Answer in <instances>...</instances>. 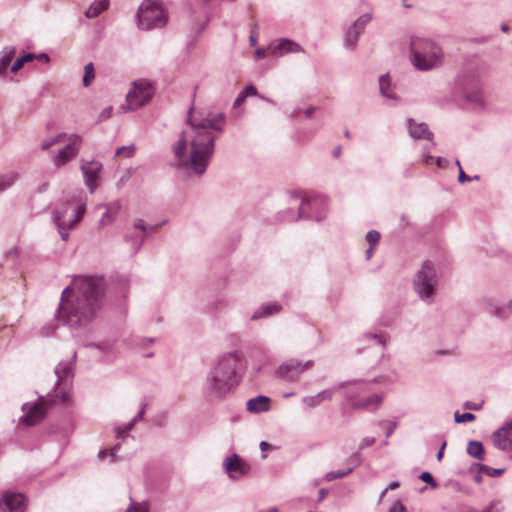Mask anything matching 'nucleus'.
Here are the masks:
<instances>
[{
  "instance_id": "423d86ee",
  "label": "nucleus",
  "mask_w": 512,
  "mask_h": 512,
  "mask_svg": "<svg viewBox=\"0 0 512 512\" xmlns=\"http://www.w3.org/2000/svg\"><path fill=\"white\" fill-rule=\"evenodd\" d=\"M438 284V276L434 264L426 260L413 280L414 290L426 302H431Z\"/></svg>"
},
{
  "instance_id": "a211bd4d",
  "label": "nucleus",
  "mask_w": 512,
  "mask_h": 512,
  "mask_svg": "<svg viewBox=\"0 0 512 512\" xmlns=\"http://www.w3.org/2000/svg\"><path fill=\"white\" fill-rule=\"evenodd\" d=\"M333 398V389H325L316 395L305 396L302 403L306 409H312L319 406L324 401H331Z\"/></svg>"
},
{
  "instance_id": "58836bf2",
  "label": "nucleus",
  "mask_w": 512,
  "mask_h": 512,
  "mask_svg": "<svg viewBox=\"0 0 512 512\" xmlns=\"http://www.w3.org/2000/svg\"><path fill=\"white\" fill-rule=\"evenodd\" d=\"M125 512H149V506L146 502L132 503Z\"/></svg>"
},
{
  "instance_id": "0eeeda50",
  "label": "nucleus",
  "mask_w": 512,
  "mask_h": 512,
  "mask_svg": "<svg viewBox=\"0 0 512 512\" xmlns=\"http://www.w3.org/2000/svg\"><path fill=\"white\" fill-rule=\"evenodd\" d=\"M137 16L139 27L145 30L161 28L167 22L165 9L151 0H145L140 5Z\"/></svg>"
},
{
  "instance_id": "de8ad7c7",
  "label": "nucleus",
  "mask_w": 512,
  "mask_h": 512,
  "mask_svg": "<svg viewBox=\"0 0 512 512\" xmlns=\"http://www.w3.org/2000/svg\"><path fill=\"white\" fill-rule=\"evenodd\" d=\"M389 512H407V510L401 501H395L390 507Z\"/></svg>"
},
{
  "instance_id": "f8f14e48",
  "label": "nucleus",
  "mask_w": 512,
  "mask_h": 512,
  "mask_svg": "<svg viewBox=\"0 0 512 512\" xmlns=\"http://www.w3.org/2000/svg\"><path fill=\"white\" fill-rule=\"evenodd\" d=\"M226 474L233 480L246 476L250 471V465L237 454L227 457L223 462Z\"/></svg>"
},
{
  "instance_id": "2f4dec72",
  "label": "nucleus",
  "mask_w": 512,
  "mask_h": 512,
  "mask_svg": "<svg viewBox=\"0 0 512 512\" xmlns=\"http://www.w3.org/2000/svg\"><path fill=\"white\" fill-rule=\"evenodd\" d=\"M18 179V175L15 172H9L0 176V194L10 188Z\"/></svg>"
},
{
  "instance_id": "bb28decb",
  "label": "nucleus",
  "mask_w": 512,
  "mask_h": 512,
  "mask_svg": "<svg viewBox=\"0 0 512 512\" xmlns=\"http://www.w3.org/2000/svg\"><path fill=\"white\" fill-rule=\"evenodd\" d=\"M72 362H61L55 368L58 382L67 381L72 377Z\"/></svg>"
},
{
  "instance_id": "13d9d810",
  "label": "nucleus",
  "mask_w": 512,
  "mask_h": 512,
  "mask_svg": "<svg viewBox=\"0 0 512 512\" xmlns=\"http://www.w3.org/2000/svg\"><path fill=\"white\" fill-rule=\"evenodd\" d=\"M264 57H265V50L263 48H258L254 54L255 60H260V59H263Z\"/></svg>"
},
{
  "instance_id": "a878e982",
  "label": "nucleus",
  "mask_w": 512,
  "mask_h": 512,
  "mask_svg": "<svg viewBox=\"0 0 512 512\" xmlns=\"http://www.w3.org/2000/svg\"><path fill=\"white\" fill-rule=\"evenodd\" d=\"M109 6V0H95L87 9L85 15L87 18H95L105 11Z\"/></svg>"
},
{
  "instance_id": "ea45409f",
  "label": "nucleus",
  "mask_w": 512,
  "mask_h": 512,
  "mask_svg": "<svg viewBox=\"0 0 512 512\" xmlns=\"http://www.w3.org/2000/svg\"><path fill=\"white\" fill-rule=\"evenodd\" d=\"M135 153V147L133 145H130V146H122V147H119L117 150H116V155L117 156H121V155H124L125 157L127 158H130L134 155Z\"/></svg>"
},
{
  "instance_id": "9b49d317",
  "label": "nucleus",
  "mask_w": 512,
  "mask_h": 512,
  "mask_svg": "<svg viewBox=\"0 0 512 512\" xmlns=\"http://www.w3.org/2000/svg\"><path fill=\"white\" fill-rule=\"evenodd\" d=\"M463 97L472 103L483 105L482 88L479 80L474 76H466L458 80Z\"/></svg>"
},
{
  "instance_id": "bf43d9fd",
  "label": "nucleus",
  "mask_w": 512,
  "mask_h": 512,
  "mask_svg": "<svg viewBox=\"0 0 512 512\" xmlns=\"http://www.w3.org/2000/svg\"><path fill=\"white\" fill-rule=\"evenodd\" d=\"M434 162L436 163V165L440 168H443L446 166V159L442 158V157H434Z\"/></svg>"
},
{
  "instance_id": "c756f323",
  "label": "nucleus",
  "mask_w": 512,
  "mask_h": 512,
  "mask_svg": "<svg viewBox=\"0 0 512 512\" xmlns=\"http://www.w3.org/2000/svg\"><path fill=\"white\" fill-rule=\"evenodd\" d=\"M319 203L317 199H301V204L299 206V211L297 217H292V219L298 218H312V216L307 212V207H314Z\"/></svg>"
},
{
  "instance_id": "1a4fd4ad",
  "label": "nucleus",
  "mask_w": 512,
  "mask_h": 512,
  "mask_svg": "<svg viewBox=\"0 0 512 512\" xmlns=\"http://www.w3.org/2000/svg\"><path fill=\"white\" fill-rule=\"evenodd\" d=\"M314 365L313 360L306 362L299 361L295 358L288 359L281 363L276 369V375L279 378L295 381L307 370L311 369Z\"/></svg>"
},
{
  "instance_id": "6ab92c4d",
  "label": "nucleus",
  "mask_w": 512,
  "mask_h": 512,
  "mask_svg": "<svg viewBox=\"0 0 512 512\" xmlns=\"http://www.w3.org/2000/svg\"><path fill=\"white\" fill-rule=\"evenodd\" d=\"M246 407L250 413L268 411L270 408V398L263 395L251 398L247 401Z\"/></svg>"
},
{
  "instance_id": "7c9ffc66",
  "label": "nucleus",
  "mask_w": 512,
  "mask_h": 512,
  "mask_svg": "<svg viewBox=\"0 0 512 512\" xmlns=\"http://www.w3.org/2000/svg\"><path fill=\"white\" fill-rule=\"evenodd\" d=\"M109 208L106 210V212L102 215V218L99 221L100 227H105L109 224H111L114 220V216L118 212L119 205L118 204H112L108 206Z\"/></svg>"
},
{
  "instance_id": "20e7f679",
  "label": "nucleus",
  "mask_w": 512,
  "mask_h": 512,
  "mask_svg": "<svg viewBox=\"0 0 512 512\" xmlns=\"http://www.w3.org/2000/svg\"><path fill=\"white\" fill-rule=\"evenodd\" d=\"M410 48L411 61L417 70L429 71L443 64L444 53L441 47L431 40L413 37Z\"/></svg>"
},
{
  "instance_id": "4d7b16f0",
  "label": "nucleus",
  "mask_w": 512,
  "mask_h": 512,
  "mask_svg": "<svg viewBox=\"0 0 512 512\" xmlns=\"http://www.w3.org/2000/svg\"><path fill=\"white\" fill-rule=\"evenodd\" d=\"M246 98H247V96L243 92H240L234 101V107H237V106H240L241 104H243L245 102Z\"/></svg>"
},
{
  "instance_id": "e2e57ef3",
  "label": "nucleus",
  "mask_w": 512,
  "mask_h": 512,
  "mask_svg": "<svg viewBox=\"0 0 512 512\" xmlns=\"http://www.w3.org/2000/svg\"><path fill=\"white\" fill-rule=\"evenodd\" d=\"M35 59H39L40 61H42L44 63H48L50 60L48 54H46V53H41V54L36 55Z\"/></svg>"
},
{
  "instance_id": "ddd939ff",
  "label": "nucleus",
  "mask_w": 512,
  "mask_h": 512,
  "mask_svg": "<svg viewBox=\"0 0 512 512\" xmlns=\"http://www.w3.org/2000/svg\"><path fill=\"white\" fill-rule=\"evenodd\" d=\"M371 20L369 14L361 15L354 23L349 27L345 35V45L348 48H354L358 41L359 36L363 33L365 26Z\"/></svg>"
},
{
  "instance_id": "864d4df0",
  "label": "nucleus",
  "mask_w": 512,
  "mask_h": 512,
  "mask_svg": "<svg viewBox=\"0 0 512 512\" xmlns=\"http://www.w3.org/2000/svg\"><path fill=\"white\" fill-rule=\"evenodd\" d=\"M483 512H501L499 502H492Z\"/></svg>"
},
{
  "instance_id": "774afa93",
  "label": "nucleus",
  "mask_w": 512,
  "mask_h": 512,
  "mask_svg": "<svg viewBox=\"0 0 512 512\" xmlns=\"http://www.w3.org/2000/svg\"><path fill=\"white\" fill-rule=\"evenodd\" d=\"M315 110H316V108H315V107H313V106H311V107L307 108V109L304 111V115H305L306 117H311V116H312V114L315 112Z\"/></svg>"
},
{
  "instance_id": "4be33fe9",
  "label": "nucleus",
  "mask_w": 512,
  "mask_h": 512,
  "mask_svg": "<svg viewBox=\"0 0 512 512\" xmlns=\"http://www.w3.org/2000/svg\"><path fill=\"white\" fill-rule=\"evenodd\" d=\"M381 394H373L365 399L355 401L352 404L354 409L376 410L382 402Z\"/></svg>"
},
{
  "instance_id": "49530a36",
  "label": "nucleus",
  "mask_w": 512,
  "mask_h": 512,
  "mask_svg": "<svg viewBox=\"0 0 512 512\" xmlns=\"http://www.w3.org/2000/svg\"><path fill=\"white\" fill-rule=\"evenodd\" d=\"M376 442L374 437H366L362 439V441L359 444V450H363L366 447L372 446Z\"/></svg>"
},
{
  "instance_id": "f03ea898",
  "label": "nucleus",
  "mask_w": 512,
  "mask_h": 512,
  "mask_svg": "<svg viewBox=\"0 0 512 512\" xmlns=\"http://www.w3.org/2000/svg\"><path fill=\"white\" fill-rule=\"evenodd\" d=\"M105 281L102 276H77L61 294L57 318L72 328L89 324L101 309Z\"/></svg>"
},
{
  "instance_id": "c9c22d12",
  "label": "nucleus",
  "mask_w": 512,
  "mask_h": 512,
  "mask_svg": "<svg viewBox=\"0 0 512 512\" xmlns=\"http://www.w3.org/2000/svg\"><path fill=\"white\" fill-rule=\"evenodd\" d=\"M478 469L480 473H484L490 477H498L501 476L505 469L503 468H491L487 465L478 464Z\"/></svg>"
},
{
  "instance_id": "473e14b6",
  "label": "nucleus",
  "mask_w": 512,
  "mask_h": 512,
  "mask_svg": "<svg viewBox=\"0 0 512 512\" xmlns=\"http://www.w3.org/2000/svg\"><path fill=\"white\" fill-rule=\"evenodd\" d=\"M379 87L381 94L389 99H396L395 94L390 91V80L388 75H382L379 79Z\"/></svg>"
},
{
  "instance_id": "9d476101",
  "label": "nucleus",
  "mask_w": 512,
  "mask_h": 512,
  "mask_svg": "<svg viewBox=\"0 0 512 512\" xmlns=\"http://www.w3.org/2000/svg\"><path fill=\"white\" fill-rule=\"evenodd\" d=\"M66 139L68 144L53 157V163L56 167H62L76 158L83 141L82 137L78 134L67 135Z\"/></svg>"
},
{
  "instance_id": "37998d69",
  "label": "nucleus",
  "mask_w": 512,
  "mask_h": 512,
  "mask_svg": "<svg viewBox=\"0 0 512 512\" xmlns=\"http://www.w3.org/2000/svg\"><path fill=\"white\" fill-rule=\"evenodd\" d=\"M366 240L371 244L374 245L379 242L380 240V233L376 230H370L366 235Z\"/></svg>"
},
{
  "instance_id": "f3484780",
  "label": "nucleus",
  "mask_w": 512,
  "mask_h": 512,
  "mask_svg": "<svg viewBox=\"0 0 512 512\" xmlns=\"http://www.w3.org/2000/svg\"><path fill=\"white\" fill-rule=\"evenodd\" d=\"M26 406L27 405L23 406V410L25 411L23 423L27 426H33L39 423L47 413L45 402L33 404L29 406L27 410Z\"/></svg>"
},
{
  "instance_id": "5fc2aeb1",
  "label": "nucleus",
  "mask_w": 512,
  "mask_h": 512,
  "mask_svg": "<svg viewBox=\"0 0 512 512\" xmlns=\"http://www.w3.org/2000/svg\"><path fill=\"white\" fill-rule=\"evenodd\" d=\"M146 407H147V404H144L142 406L140 411L134 416V418H133L134 422L138 423L139 421L143 420Z\"/></svg>"
},
{
  "instance_id": "aec40b11",
  "label": "nucleus",
  "mask_w": 512,
  "mask_h": 512,
  "mask_svg": "<svg viewBox=\"0 0 512 512\" xmlns=\"http://www.w3.org/2000/svg\"><path fill=\"white\" fill-rule=\"evenodd\" d=\"M408 129L409 134L414 139H431L432 133L428 130V127L425 123H416L414 119H408Z\"/></svg>"
},
{
  "instance_id": "b1692460",
  "label": "nucleus",
  "mask_w": 512,
  "mask_h": 512,
  "mask_svg": "<svg viewBox=\"0 0 512 512\" xmlns=\"http://www.w3.org/2000/svg\"><path fill=\"white\" fill-rule=\"evenodd\" d=\"M269 49L272 50L274 53H277V50H279L278 55H282L287 52L302 51L301 47L298 44L288 39H281L277 45L271 44Z\"/></svg>"
},
{
  "instance_id": "a18cd8bd",
  "label": "nucleus",
  "mask_w": 512,
  "mask_h": 512,
  "mask_svg": "<svg viewBox=\"0 0 512 512\" xmlns=\"http://www.w3.org/2000/svg\"><path fill=\"white\" fill-rule=\"evenodd\" d=\"M456 165L459 167L458 181L460 183H464L466 181H470L472 178L465 174V172L463 171V169L461 167V164H460L459 160L456 161Z\"/></svg>"
},
{
  "instance_id": "680f3d73",
  "label": "nucleus",
  "mask_w": 512,
  "mask_h": 512,
  "mask_svg": "<svg viewBox=\"0 0 512 512\" xmlns=\"http://www.w3.org/2000/svg\"><path fill=\"white\" fill-rule=\"evenodd\" d=\"M445 447H446V442L444 441V442L442 443V445H441V447H440V449H439L438 453H437V456H436L438 461H441V460H442L443 455H444V449H445Z\"/></svg>"
},
{
  "instance_id": "603ef678",
  "label": "nucleus",
  "mask_w": 512,
  "mask_h": 512,
  "mask_svg": "<svg viewBox=\"0 0 512 512\" xmlns=\"http://www.w3.org/2000/svg\"><path fill=\"white\" fill-rule=\"evenodd\" d=\"M247 97L257 95V89L253 85H248L242 91Z\"/></svg>"
},
{
  "instance_id": "69168bd1",
  "label": "nucleus",
  "mask_w": 512,
  "mask_h": 512,
  "mask_svg": "<svg viewBox=\"0 0 512 512\" xmlns=\"http://www.w3.org/2000/svg\"><path fill=\"white\" fill-rule=\"evenodd\" d=\"M327 493H328L327 489H324V488L320 489L319 493H318V501L321 502L326 497Z\"/></svg>"
},
{
  "instance_id": "7ed1b4c3",
  "label": "nucleus",
  "mask_w": 512,
  "mask_h": 512,
  "mask_svg": "<svg viewBox=\"0 0 512 512\" xmlns=\"http://www.w3.org/2000/svg\"><path fill=\"white\" fill-rule=\"evenodd\" d=\"M239 357L235 352L224 353L209 365L203 382V393L212 401L224 400L238 386Z\"/></svg>"
},
{
  "instance_id": "5701e85b",
  "label": "nucleus",
  "mask_w": 512,
  "mask_h": 512,
  "mask_svg": "<svg viewBox=\"0 0 512 512\" xmlns=\"http://www.w3.org/2000/svg\"><path fill=\"white\" fill-rule=\"evenodd\" d=\"M16 53L15 47L7 46L0 51V77H3L7 73L8 66Z\"/></svg>"
},
{
  "instance_id": "0e129e2a",
  "label": "nucleus",
  "mask_w": 512,
  "mask_h": 512,
  "mask_svg": "<svg viewBox=\"0 0 512 512\" xmlns=\"http://www.w3.org/2000/svg\"><path fill=\"white\" fill-rule=\"evenodd\" d=\"M257 38H258V35L254 32H251V34L249 36V43L251 46H255L257 44Z\"/></svg>"
},
{
  "instance_id": "f257e3e1",
  "label": "nucleus",
  "mask_w": 512,
  "mask_h": 512,
  "mask_svg": "<svg viewBox=\"0 0 512 512\" xmlns=\"http://www.w3.org/2000/svg\"><path fill=\"white\" fill-rule=\"evenodd\" d=\"M187 122L190 131H183L173 146L175 157L182 165L197 175H202L214 151V137L211 130L222 131L225 123L223 113L208 112L195 114L194 108L188 111Z\"/></svg>"
},
{
  "instance_id": "2eb2a0df",
  "label": "nucleus",
  "mask_w": 512,
  "mask_h": 512,
  "mask_svg": "<svg viewBox=\"0 0 512 512\" xmlns=\"http://www.w3.org/2000/svg\"><path fill=\"white\" fill-rule=\"evenodd\" d=\"M493 443L502 451L512 452V422L494 432Z\"/></svg>"
},
{
  "instance_id": "412c9836",
  "label": "nucleus",
  "mask_w": 512,
  "mask_h": 512,
  "mask_svg": "<svg viewBox=\"0 0 512 512\" xmlns=\"http://www.w3.org/2000/svg\"><path fill=\"white\" fill-rule=\"evenodd\" d=\"M281 309V305L276 302L263 304L260 308L254 311V313L251 316V320L256 321L262 318L272 316L274 314L279 313Z\"/></svg>"
},
{
  "instance_id": "39448f33",
  "label": "nucleus",
  "mask_w": 512,
  "mask_h": 512,
  "mask_svg": "<svg viewBox=\"0 0 512 512\" xmlns=\"http://www.w3.org/2000/svg\"><path fill=\"white\" fill-rule=\"evenodd\" d=\"M85 207L86 198L80 195L78 198L62 203L54 209L53 221L63 240L68 239V231L83 218Z\"/></svg>"
},
{
  "instance_id": "a19ab883",
  "label": "nucleus",
  "mask_w": 512,
  "mask_h": 512,
  "mask_svg": "<svg viewBox=\"0 0 512 512\" xmlns=\"http://www.w3.org/2000/svg\"><path fill=\"white\" fill-rule=\"evenodd\" d=\"M474 419H475V415L470 412H466L463 414H460L459 412L455 413V422L456 423H466L469 421H473Z\"/></svg>"
},
{
  "instance_id": "c85d7f7f",
  "label": "nucleus",
  "mask_w": 512,
  "mask_h": 512,
  "mask_svg": "<svg viewBox=\"0 0 512 512\" xmlns=\"http://www.w3.org/2000/svg\"><path fill=\"white\" fill-rule=\"evenodd\" d=\"M467 453L477 460H483L484 459V448L481 442L479 441H469L467 445Z\"/></svg>"
},
{
  "instance_id": "e433bc0d",
  "label": "nucleus",
  "mask_w": 512,
  "mask_h": 512,
  "mask_svg": "<svg viewBox=\"0 0 512 512\" xmlns=\"http://www.w3.org/2000/svg\"><path fill=\"white\" fill-rule=\"evenodd\" d=\"M95 78L93 63H88L84 67L83 85L88 87Z\"/></svg>"
},
{
  "instance_id": "79ce46f5",
  "label": "nucleus",
  "mask_w": 512,
  "mask_h": 512,
  "mask_svg": "<svg viewBox=\"0 0 512 512\" xmlns=\"http://www.w3.org/2000/svg\"><path fill=\"white\" fill-rule=\"evenodd\" d=\"M420 479L429 484L431 486V488H436L437 487V483L435 482L432 474L430 472H427V471H424L420 474Z\"/></svg>"
},
{
  "instance_id": "338daca9",
  "label": "nucleus",
  "mask_w": 512,
  "mask_h": 512,
  "mask_svg": "<svg viewBox=\"0 0 512 512\" xmlns=\"http://www.w3.org/2000/svg\"><path fill=\"white\" fill-rule=\"evenodd\" d=\"M110 115H111V108H108V109H105V110L101 113L100 118H101V120H103V119H107V118H109V117H110Z\"/></svg>"
},
{
  "instance_id": "f704fd0d",
  "label": "nucleus",
  "mask_w": 512,
  "mask_h": 512,
  "mask_svg": "<svg viewBox=\"0 0 512 512\" xmlns=\"http://www.w3.org/2000/svg\"><path fill=\"white\" fill-rule=\"evenodd\" d=\"M66 137H67L66 133H60L56 136L44 139L41 143V148H42V150H47L51 146L63 142L66 139Z\"/></svg>"
},
{
  "instance_id": "dca6fc26",
  "label": "nucleus",
  "mask_w": 512,
  "mask_h": 512,
  "mask_svg": "<svg viewBox=\"0 0 512 512\" xmlns=\"http://www.w3.org/2000/svg\"><path fill=\"white\" fill-rule=\"evenodd\" d=\"M25 498L22 494H5L0 500V512H24Z\"/></svg>"
},
{
  "instance_id": "393cba45",
  "label": "nucleus",
  "mask_w": 512,
  "mask_h": 512,
  "mask_svg": "<svg viewBox=\"0 0 512 512\" xmlns=\"http://www.w3.org/2000/svg\"><path fill=\"white\" fill-rule=\"evenodd\" d=\"M366 386L367 384L364 383V382H358V381H354V382H349V383H341L338 385L337 389H342V388H346V394H347V397L348 398H353L355 397L360 391H366Z\"/></svg>"
},
{
  "instance_id": "3c124183",
  "label": "nucleus",
  "mask_w": 512,
  "mask_h": 512,
  "mask_svg": "<svg viewBox=\"0 0 512 512\" xmlns=\"http://www.w3.org/2000/svg\"><path fill=\"white\" fill-rule=\"evenodd\" d=\"M115 433L118 439H125L129 432L125 430L124 426H120L115 429Z\"/></svg>"
},
{
  "instance_id": "6e6d98bb",
  "label": "nucleus",
  "mask_w": 512,
  "mask_h": 512,
  "mask_svg": "<svg viewBox=\"0 0 512 512\" xmlns=\"http://www.w3.org/2000/svg\"><path fill=\"white\" fill-rule=\"evenodd\" d=\"M135 229H139L143 232L147 230V227L142 219H136L133 224Z\"/></svg>"
},
{
  "instance_id": "052dcab7",
  "label": "nucleus",
  "mask_w": 512,
  "mask_h": 512,
  "mask_svg": "<svg viewBox=\"0 0 512 512\" xmlns=\"http://www.w3.org/2000/svg\"><path fill=\"white\" fill-rule=\"evenodd\" d=\"M396 426H397L396 422L389 423V428L386 431V437H390L393 434Z\"/></svg>"
},
{
  "instance_id": "4c0bfd02",
  "label": "nucleus",
  "mask_w": 512,
  "mask_h": 512,
  "mask_svg": "<svg viewBox=\"0 0 512 512\" xmlns=\"http://www.w3.org/2000/svg\"><path fill=\"white\" fill-rule=\"evenodd\" d=\"M353 469H354L353 467H349L346 470H338V471L328 472L325 475V479L327 481H332L334 479L343 478V477L347 476L348 474H350L353 471Z\"/></svg>"
},
{
  "instance_id": "8fccbe9b",
  "label": "nucleus",
  "mask_w": 512,
  "mask_h": 512,
  "mask_svg": "<svg viewBox=\"0 0 512 512\" xmlns=\"http://www.w3.org/2000/svg\"><path fill=\"white\" fill-rule=\"evenodd\" d=\"M119 444L115 445L110 451H107V450H101L99 453H98V457L99 458H103L105 457L106 455H110L111 457H114L115 455V451L119 448Z\"/></svg>"
},
{
  "instance_id": "09e8293b",
  "label": "nucleus",
  "mask_w": 512,
  "mask_h": 512,
  "mask_svg": "<svg viewBox=\"0 0 512 512\" xmlns=\"http://www.w3.org/2000/svg\"><path fill=\"white\" fill-rule=\"evenodd\" d=\"M365 337L367 339H373V340H376L378 342L379 345L385 347L386 345V341L378 334H374V333H367L365 334Z\"/></svg>"
},
{
  "instance_id": "72a5a7b5",
  "label": "nucleus",
  "mask_w": 512,
  "mask_h": 512,
  "mask_svg": "<svg viewBox=\"0 0 512 512\" xmlns=\"http://www.w3.org/2000/svg\"><path fill=\"white\" fill-rule=\"evenodd\" d=\"M36 58V54L34 53H27L24 56L18 58L11 66V72L16 73L18 72L25 63H28Z\"/></svg>"
},
{
  "instance_id": "4468645a",
  "label": "nucleus",
  "mask_w": 512,
  "mask_h": 512,
  "mask_svg": "<svg viewBox=\"0 0 512 512\" xmlns=\"http://www.w3.org/2000/svg\"><path fill=\"white\" fill-rule=\"evenodd\" d=\"M101 169L102 164L98 161H87L81 165L85 183L92 193L97 188V180Z\"/></svg>"
},
{
  "instance_id": "6e6552de",
  "label": "nucleus",
  "mask_w": 512,
  "mask_h": 512,
  "mask_svg": "<svg viewBox=\"0 0 512 512\" xmlns=\"http://www.w3.org/2000/svg\"><path fill=\"white\" fill-rule=\"evenodd\" d=\"M132 89L126 96V106L124 110L133 111L146 105L154 95V88L152 84L145 80L139 79L133 82Z\"/></svg>"
},
{
  "instance_id": "c03bdc74",
  "label": "nucleus",
  "mask_w": 512,
  "mask_h": 512,
  "mask_svg": "<svg viewBox=\"0 0 512 512\" xmlns=\"http://www.w3.org/2000/svg\"><path fill=\"white\" fill-rule=\"evenodd\" d=\"M58 401L60 403H62L63 405L68 406L70 404V401H71L70 394L68 392H63L60 395H57L56 396V400H54V402L56 403Z\"/></svg>"
},
{
  "instance_id": "cd10ccee",
  "label": "nucleus",
  "mask_w": 512,
  "mask_h": 512,
  "mask_svg": "<svg viewBox=\"0 0 512 512\" xmlns=\"http://www.w3.org/2000/svg\"><path fill=\"white\" fill-rule=\"evenodd\" d=\"M488 312L500 319H505L512 313V310L509 308V303L506 305L490 303L488 305Z\"/></svg>"
}]
</instances>
